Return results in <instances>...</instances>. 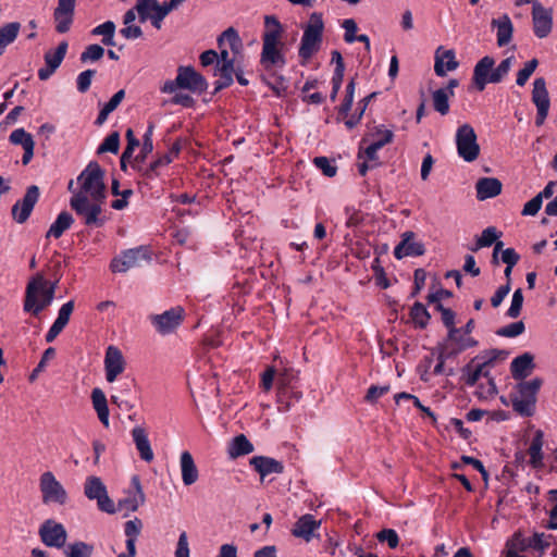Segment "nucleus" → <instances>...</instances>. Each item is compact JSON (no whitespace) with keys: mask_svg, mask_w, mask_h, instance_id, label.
<instances>
[{"mask_svg":"<svg viewBox=\"0 0 557 557\" xmlns=\"http://www.w3.org/2000/svg\"><path fill=\"white\" fill-rule=\"evenodd\" d=\"M104 172L100 165L91 161L77 177L78 189L70 200L71 208L88 226L101 227L106 219L101 216L102 203L106 199Z\"/></svg>","mask_w":557,"mask_h":557,"instance_id":"obj_1","label":"nucleus"},{"mask_svg":"<svg viewBox=\"0 0 557 557\" xmlns=\"http://www.w3.org/2000/svg\"><path fill=\"white\" fill-rule=\"evenodd\" d=\"M283 26L274 15L264 16V32L262 34V50L260 65L271 74L283 70L286 65L284 42L282 40Z\"/></svg>","mask_w":557,"mask_h":557,"instance_id":"obj_2","label":"nucleus"},{"mask_svg":"<svg viewBox=\"0 0 557 557\" xmlns=\"http://www.w3.org/2000/svg\"><path fill=\"white\" fill-rule=\"evenodd\" d=\"M512 58L504 59L496 67L495 60L490 57H483L473 69L472 82L479 91H483L487 84L500 83L509 73Z\"/></svg>","mask_w":557,"mask_h":557,"instance_id":"obj_3","label":"nucleus"},{"mask_svg":"<svg viewBox=\"0 0 557 557\" xmlns=\"http://www.w3.org/2000/svg\"><path fill=\"white\" fill-rule=\"evenodd\" d=\"M55 284H50L42 276L33 278L27 287L24 310L38 315L54 298Z\"/></svg>","mask_w":557,"mask_h":557,"instance_id":"obj_4","label":"nucleus"},{"mask_svg":"<svg viewBox=\"0 0 557 557\" xmlns=\"http://www.w3.org/2000/svg\"><path fill=\"white\" fill-rule=\"evenodd\" d=\"M178 89H186L193 94L201 95L208 89L206 78L193 66H178L175 79L165 81L160 87L162 94H174Z\"/></svg>","mask_w":557,"mask_h":557,"instance_id":"obj_5","label":"nucleus"},{"mask_svg":"<svg viewBox=\"0 0 557 557\" xmlns=\"http://www.w3.org/2000/svg\"><path fill=\"white\" fill-rule=\"evenodd\" d=\"M543 384V380L534 377L530 381L520 382L517 385V392L511 395L513 410L522 417H531L535 411L537 393Z\"/></svg>","mask_w":557,"mask_h":557,"instance_id":"obj_6","label":"nucleus"},{"mask_svg":"<svg viewBox=\"0 0 557 557\" xmlns=\"http://www.w3.org/2000/svg\"><path fill=\"white\" fill-rule=\"evenodd\" d=\"M506 354L502 350L492 349L475 356L468 364L462 368V380L468 386H474L481 377L488 380L491 368L494 362Z\"/></svg>","mask_w":557,"mask_h":557,"instance_id":"obj_7","label":"nucleus"},{"mask_svg":"<svg viewBox=\"0 0 557 557\" xmlns=\"http://www.w3.org/2000/svg\"><path fill=\"white\" fill-rule=\"evenodd\" d=\"M323 29L324 23L322 13L313 12L304 29L298 51L300 58L308 60L319 50L322 42Z\"/></svg>","mask_w":557,"mask_h":557,"instance_id":"obj_8","label":"nucleus"},{"mask_svg":"<svg viewBox=\"0 0 557 557\" xmlns=\"http://www.w3.org/2000/svg\"><path fill=\"white\" fill-rule=\"evenodd\" d=\"M458 157L466 162H473L480 156V145L474 128L465 123L460 125L455 135Z\"/></svg>","mask_w":557,"mask_h":557,"instance_id":"obj_9","label":"nucleus"},{"mask_svg":"<svg viewBox=\"0 0 557 557\" xmlns=\"http://www.w3.org/2000/svg\"><path fill=\"white\" fill-rule=\"evenodd\" d=\"M151 260V253L147 247L139 246L136 248L122 251L117 257L113 258L110 269L114 273H125L131 269L141 267Z\"/></svg>","mask_w":557,"mask_h":557,"instance_id":"obj_10","label":"nucleus"},{"mask_svg":"<svg viewBox=\"0 0 557 557\" xmlns=\"http://www.w3.org/2000/svg\"><path fill=\"white\" fill-rule=\"evenodd\" d=\"M84 494L89 500H96L100 511L113 515L116 512L114 502L109 497L107 486L99 476H87L84 483Z\"/></svg>","mask_w":557,"mask_h":557,"instance_id":"obj_11","label":"nucleus"},{"mask_svg":"<svg viewBox=\"0 0 557 557\" xmlns=\"http://www.w3.org/2000/svg\"><path fill=\"white\" fill-rule=\"evenodd\" d=\"M39 490L44 504H57L62 506L67 502L65 488L51 471H46L40 475Z\"/></svg>","mask_w":557,"mask_h":557,"instance_id":"obj_12","label":"nucleus"},{"mask_svg":"<svg viewBox=\"0 0 557 557\" xmlns=\"http://www.w3.org/2000/svg\"><path fill=\"white\" fill-rule=\"evenodd\" d=\"M298 372L292 368L283 369L277 375V404L278 411L286 412L290 408V403L285 401V398L290 394L298 401L299 393L295 392V382L297 381Z\"/></svg>","mask_w":557,"mask_h":557,"instance_id":"obj_13","label":"nucleus"},{"mask_svg":"<svg viewBox=\"0 0 557 557\" xmlns=\"http://www.w3.org/2000/svg\"><path fill=\"white\" fill-rule=\"evenodd\" d=\"M184 318V309L176 306L160 314L150 315L149 320L159 334L169 335L183 323Z\"/></svg>","mask_w":557,"mask_h":557,"instance_id":"obj_14","label":"nucleus"},{"mask_svg":"<svg viewBox=\"0 0 557 557\" xmlns=\"http://www.w3.org/2000/svg\"><path fill=\"white\" fill-rule=\"evenodd\" d=\"M38 533L41 542L48 547L63 549L66 545L67 532L64 525L52 519L46 520L40 525Z\"/></svg>","mask_w":557,"mask_h":557,"instance_id":"obj_15","label":"nucleus"},{"mask_svg":"<svg viewBox=\"0 0 557 557\" xmlns=\"http://www.w3.org/2000/svg\"><path fill=\"white\" fill-rule=\"evenodd\" d=\"M219 48L218 62L236 61V55L240 53L243 48L242 39L238 33L230 27L224 30L218 38Z\"/></svg>","mask_w":557,"mask_h":557,"instance_id":"obj_16","label":"nucleus"},{"mask_svg":"<svg viewBox=\"0 0 557 557\" xmlns=\"http://www.w3.org/2000/svg\"><path fill=\"white\" fill-rule=\"evenodd\" d=\"M532 101L536 107L535 124L541 126L544 124L550 107L546 82L543 77H537L533 82Z\"/></svg>","mask_w":557,"mask_h":557,"instance_id":"obj_17","label":"nucleus"},{"mask_svg":"<svg viewBox=\"0 0 557 557\" xmlns=\"http://www.w3.org/2000/svg\"><path fill=\"white\" fill-rule=\"evenodd\" d=\"M133 490L126 492V496L119 500L116 511H125L124 516L129 512L136 511L146 500V496L138 475H133L131 479Z\"/></svg>","mask_w":557,"mask_h":557,"instance_id":"obj_18","label":"nucleus"},{"mask_svg":"<svg viewBox=\"0 0 557 557\" xmlns=\"http://www.w3.org/2000/svg\"><path fill=\"white\" fill-rule=\"evenodd\" d=\"M40 196L38 186L30 185L22 198L14 203L12 207V216L14 221L22 224L29 218L35 205L37 203Z\"/></svg>","mask_w":557,"mask_h":557,"instance_id":"obj_19","label":"nucleus"},{"mask_svg":"<svg viewBox=\"0 0 557 557\" xmlns=\"http://www.w3.org/2000/svg\"><path fill=\"white\" fill-rule=\"evenodd\" d=\"M103 363L106 380L109 383H113L124 372L126 367L121 349L113 345L107 347Z\"/></svg>","mask_w":557,"mask_h":557,"instance_id":"obj_20","label":"nucleus"},{"mask_svg":"<svg viewBox=\"0 0 557 557\" xmlns=\"http://www.w3.org/2000/svg\"><path fill=\"white\" fill-rule=\"evenodd\" d=\"M533 32L537 38H546L553 28V11L544 8L540 2H533L532 8Z\"/></svg>","mask_w":557,"mask_h":557,"instance_id":"obj_21","label":"nucleus"},{"mask_svg":"<svg viewBox=\"0 0 557 557\" xmlns=\"http://www.w3.org/2000/svg\"><path fill=\"white\" fill-rule=\"evenodd\" d=\"M67 48V42L62 41L54 50H48L45 53V66L38 70V77L40 81H47L54 74L63 62Z\"/></svg>","mask_w":557,"mask_h":557,"instance_id":"obj_22","label":"nucleus"},{"mask_svg":"<svg viewBox=\"0 0 557 557\" xmlns=\"http://www.w3.org/2000/svg\"><path fill=\"white\" fill-rule=\"evenodd\" d=\"M413 232H405L401 236L400 243L394 249L396 259H403L408 256H422L424 253V246L421 243L414 242Z\"/></svg>","mask_w":557,"mask_h":557,"instance_id":"obj_23","label":"nucleus"},{"mask_svg":"<svg viewBox=\"0 0 557 557\" xmlns=\"http://www.w3.org/2000/svg\"><path fill=\"white\" fill-rule=\"evenodd\" d=\"M250 466L260 474L261 480L270 474H280L284 471L281 461L265 456H255L249 461Z\"/></svg>","mask_w":557,"mask_h":557,"instance_id":"obj_24","label":"nucleus"},{"mask_svg":"<svg viewBox=\"0 0 557 557\" xmlns=\"http://www.w3.org/2000/svg\"><path fill=\"white\" fill-rule=\"evenodd\" d=\"M10 141L13 145H21L24 154L22 157V163L28 164L34 157L35 141L33 136L27 133L24 128H16L10 134Z\"/></svg>","mask_w":557,"mask_h":557,"instance_id":"obj_25","label":"nucleus"},{"mask_svg":"<svg viewBox=\"0 0 557 557\" xmlns=\"http://www.w3.org/2000/svg\"><path fill=\"white\" fill-rule=\"evenodd\" d=\"M180 469L182 481L184 485L189 486L195 484L199 479V471L195 463L191 454L187 450L183 451L180 456Z\"/></svg>","mask_w":557,"mask_h":557,"instance_id":"obj_26","label":"nucleus"},{"mask_svg":"<svg viewBox=\"0 0 557 557\" xmlns=\"http://www.w3.org/2000/svg\"><path fill=\"white\" fill-rule=\"evenodd\" d=\"M503 184L495 177H482L475 183L476 198L485 200L494 198L502 193Z\"/></svg>","mask_w":557,"mask_h":557,"instance_id":"obj_27","label":"nucleus"},{"mask_svg":"<svg viewBox=\"0 0 557 557\" xmlns=\"http://www.w3.org/2000/svg\"><path fill=\"white\" fill-rule=\"evenodd\" d=\"M320 528V521H317L312 515H304L294 525L292 531L296 537L304 539L306 542L311 541L315 530Z\"/></svg>","mask_w":557,"mask_h":557,"instance_id":"obj_28","label":"nucleus"},{"mask_svg":"<svg viewBox=\"0 0 557 557\" xmlns=\"http://www.w3.org/2000/svg\"><path fill=\"white\" fill-rule=\"evenodd\" d=\"M458 67V62L455 58L454 50H444L441 48L437 49L435 53V64L434 71L437 76H445L447 72L454 71Z\"/></svg>","mask_w":557,"mask_h":557,"instance_id":"obj_29","label":"nucleus"},{"mask_svg":"<svg viewBox=\"0 0 557 557\" xmlns=\"http://www.w3.org/2000/svg\"><path fill=\"white\" fill-rule=\"evenodd\" d=\"M533 360L534 358L530 352L516 357L510 364L512 377L523 380L529 376L535 367Z\"/></svg>","mask_w":557,"mask_h":557,"instance_id":"obj_30","label":"nucleus"},{"mask_svg":"<svg viewBox=\"0 0 557 557\" xmlns=\"http://www.w3.org/2000/svg\"><path fill=\"white\" fill-rule=\"evenodd\" d=\"M132 436L140 458L146 462H151L154 455L145 429L135 426L132 430Z\"/></svg>","mask_w":557,"mask_h":557,"instance_id":"obj_31","label":"nucleus"},{"mask_svg":"<svg viewBox=\"0 0 557 557\" xmlns=\"http://www.w3.org/2000/svg\"><path fill=\"white\" fill-rule=\"evenodd\" d=\"M492 26L496 28L497 45L499 47L507 46L512 38L513 25L507 14L492 21Z\"/></svg>","mask_w":557,"mask_h":557,"instance_id":"obj_32","label":"nucleus"},{"mask_svg":"<svg viewBox=\"0 0 557 557\" xmlns=\"http://www.w3.org/2000/svg\"><path fill=\"white\" fill-rule=\"evenodd\" d=\"M543 445L544 433L542 430H536L528 449V454L530 456L529 462L534 469H541L544 467Z\"/></svg>","mask_w":557,"mask_h":557,"instance_id":"obj_33","label":"nucleus"},{"mask_svg":"<svg viewBox=\"0 0 557 557\" xmlns=\"http://www.w3.org/2000/svg\"><path fill=\"white\" fill-rule=\"evenodd\" d=\"M91 403L95 411L97 412L98 419L100 420L104 428H108L110 424V412L108 408V400L106 394L101 388L95 387L91 391Z\"/></svg>","mask_w":557,"mask_h":557,"instance_id":"obj_34","label":"nucleus"},{"mask_svg":"<svg viewBox=\"0 0 557 557\" xmlns=\"http://www.w3.org/2000/svg\"><path fill=\"white\" fill-rule=\"evenodd\" d=\"M448 341L453 345L450 354H459L478 345V342L473 337L461 333V330L457 327L448 332Z\"/></svg>","mask_w":557,"mask_h":557,"instance_id":"obj_35","label":"nucleus"},{"mask_svg":"<svg viewBox=\"0 0 557 557\" xmlns=\"http://www.w3.org/2000/svg\"><path fill=\"white\" fill-rule=\"evenodd\" d=\"M234 63L233 61L216 63L214 75L220 77L215 83L216 90L226 88L233 84Z\"/></svg>","mask_w":557,"mask_h":557,"instance_id":"obj_36","label":"nucleus"},{"mask_svg":"<svg viewBox=\"0 0 557 557\" xmlns=\"http://www.w3.org/2000/svg\"><path fill=\"white\" fill-rule=\"evenodd\" d=\"M253 449L251 442L244 434H239L230 443L227 454L230 458L235 459L252 453Z\"/></svg>","mask_w":557,"mask_h":557,"instance_id":"obj_37","label":"nucleus"},{"mask_svg":"<svg viewBox=\"0 0 557 557\" xmlns=\"http://www.w3.org/2000/svg\"><path fill=\"white\" fill-rule=\"evenodd\" d=\"M74 222V219L71 213L67 211H62L55 219V221L50 225L46 237L60 238L65 231H67Z\"/></svg>","mask_w":557,"mask_h":557,"instance_id":"obj_38","label":"nucleus"},{"mask_svg":"<svg viewBox=\"0 0 557 557\" xmlns=\"http://www.w3.org/2000/svg\"><path fill=\"white\" fill-rule=\"evenodd\" d=\"M20 30L21 24L18 22H11L0 27V55L17 38Z\"/></svg>","mask_w":557,"mask_h":557,"instance_id":"obj_39","label":"nucleus"},{"mask_svg":"<svg viewBox=\"0 0 557 557\" xmlns=\"http://www.w3.org/2000/svg\"><path fill=\"white\" fill-rule=\"evenodd\" d=\"M552 535H547L545 533H534L529 539H521V550H525L527 548H533L535 550L543 552L550 545Z\"/></svg>","mask_w":557,"mask_h":557,"instance_id":"obj_40","label":"nucleus"},{"mask_svg":"<svg viewBox=\"0 0 557 557\" xmlns=\"http://www.w3.org/2000/svg\"><path fill=\"white\" fill-rule=\"evenodd\" d=\"M94 554V546L83 541H75L66 544L63 548L65 557H91Z\"/></svg>","mask_w":557,"mask_h":557,"instance_id":"obj_41","label":"nucleus"},{"mask_svg":"<svg viewBox=\"0 0 557 557\" xmlns=\"http://www.w3.org/2000/svg\"><path fill=\"white\" fill-rule=\"evenodd\" d=\"M124 98H125L124 89H120L119 91H116L111 97V99L103 104L95 123L99 126L102 125L107 121L109 114L111 112H113L119 107V104L123 101Z\"/></svg>","mask_w":557,"mask_h":557,"instance_id":"obj_42","label":"nucleus"},{"mask_svg":"<svg viewBox=\"0 0 557 557\" xmlns=\"http://www.w3.org/2000/svg\"><path fill=\"white\" fill-rule=\"evenodd\" d=\"M143 529V522L138 518L128 520L124 524V533L126 536V550H133L136 547V541Z\"/></svg>","mask_w":557,"mask_h":557,"instance_id":"obj_43","label":"nucleus"},{"mask_svg":"<svg viewBox=\"0 0 557 557\" xmlns=\"http://www.w3.org/2000/svg\"><path fill=\"white\" fill-rule=\"evenodd\" d=\"M91 34L95 36H102V44L104 46H114V34H115V24L112 21H107L98 26H96Z\"/></svg>","mask_w":557,"mask_h":557,"instance_id":"obj_44","label":"nucleus"},{"mask_svg":"<svg viewBox=\"0 0 557 557\" xmlns=\"http://www.w3.org/2000/svg\"><path fill=\"white\" fill-rule=\"evenodd\" d=\"M410 318L414 325L424 329L430 320V313L421 302H416L410 310Z\"/></svg>","mask_w":557,"mask_h":557,"instance_id":"obj_45","label":"nucleus"},{"mask_svg":"<svg viewBox=\"0 0 557 557\" xmlns=\"http://www.w3.org/2000/svg\"><path fill=\"white\" fill-rule=\"evenodd\" d=\"M451 96L448 95L443 89H436L432 94L433 107L436 112L442 115H446L449 112V98Z\"/></svg>","mask_w":557,"mask_h":557,"instance_id":"obj_46","label":"nucleus"},{"mask_svg":"<svg viewBox=\"0 0 557 557\" xmlns=\"http://www.w3.org/2000/svg\"><path fill=\"white\" fill-rule=\"evenodd\" d=\"M151 10L153 12H148V20L151 22L153 27L160 29L162 26V21L172 11V9L165 2H163L162 4L156 3Z\"/></svg>","mask_w":557,"mask_h":557,"instance_id":"obj_47","label":"nucleus"},{"mask_svg":"<svg viewBox=\"0 0 557 557\" xmlns=\"http://www.w3.org/2000/svg\"><path fill=\"white\" fill-rule=\"evenodd\" d=\"M355 87V79H350L346 87L345 98L338 108V119H345L348 116L354 102Z\"/></svg>","mask_w":557,"mask_h":557,"instance_id":"obj_48","label":"nucleus"},{"mask_svg":"<svg viewBox=\"0 0 557 557\" xmlns=\"http://www.w3.org/2000/svg\"><path fill=\"white\" fill-rule=\"evenodd\" d=\"M500 235H502V233H499L496 230V227H494V226L486 227L485 230H483L481 236L476 239V247L473 248L472 250L475 251L480 248L492 246L498 239V237Z\"/></svg>","mask_w":557,"mask_h":557,"instance_id":"obj_49","label":"nucleus"},{"mask_svg":"<svg viewBox=\"0 0 557 557\" xmlns=\"http://www.w3.org/2000/svg\"><path fill=\"white\" fill-rule=\"evenodd\" d=\"M177 153H178V148H175V149H173V151L161 156L160 158H158L156 161H153L149 165V168L146 170L145 175L149 178L153 177L154 175L158 174L157 173L158 169L161 166L169 165L173 161V157L176 156Z\"/></svg>","mask_w":557,"mask_h":557,"instance_id":"obj_50","label":"nucleus"},{"mask_svg":"<svg viewBox=\"0 0 557 557\" xmlns=\"http://www.w3.org/2000/svg\"><path fill=\"white\" fill-rule=\"evenodd\" d=\"M106 50L100 45L94 44L89 45L85 48V50L81 53L79 60L82 63L96 62L102 59Z\"/></svg>","mask_w":557,"mask_h":557,"instance_id":"obj_51","label":"nucleus"},{"mask_svg":"<svg viewBox=\"0 0 557 557\" xmlns=\"http://www.w3.org/2000/svg\"><path fill=\"white\" fill-rule=\"evenodd\" d=\"M119 148H120V134L117 132H113L104 138V140L98 147L97 153H99V154L104 153V152L117 153Z\"/></svg>","mask_w":557,"mask_h":557,"instance_id":"obj_52","label":"nucleus"},{"mask_svg":"<svg viewBox=\"0 0 557 557\" xmlns=\"http://www.w3.org/2000/svg\"><path fill=\"white\" fill-rule=\"evenodd\" d=\"M525 331V325L522 321H517L505 325L496 331V334L502 337H517Z\"/></svg>","mask_w":557,"mask_h":557,"instance_id":"obj_53","label":"nucleus"},{"mask_svg":"<svg viewBox=\"0 0 557 557\" xmlns=\"http://www.w3.org/2000/svg\"><path fill=\"white\" fill-rule=\"evenodd\" d=\"M523 293L521 288L513 292L510 307L508 308L506 315L511 319H516L520 315L523 305Z\"/></svg>","mask_w":557,"mask_h":557,"instance_id":"obj_54","label":"nucleus"},{"mask_svg":"<svg viewBox=\"0 0 557 557\" xmlns=\"http://www.w3.org/2000/svg\"><path fill=\"white\" fill-rule=\"evenodd\" d=\"M371 136L373 137L372 143H380V148L382 149L385 145L392 143L394 133L393 131L385 128L384 125H379L374 128Z\"/></svg>","mask_w":557,"mask_h":557,"instance_id":"obj_55","label":"nucleus"},{"mask_svg":"<svg viewBox=\"0 0 557 557\" xmlns=\"http://www.w3.org/2000/svg\"><path fill=\"white\" fill-rule=\"evenodd\" d=\"M74 14H65L60 12H53V18L55 22V30L60 34H64L70 30L73 23Z\"/></svg>","mask_w":557,"mask_h":557,"instance_id":"obj_56","label":"nucleus"},{"mask_svg":"<svg viewBox=\"0 0 557 557\" xmlns=\"http://www.w3.org/2000/svg\"><path fill=\"white\" fill-rule=\"evenodd\" d=\"M539 65V62L536 59H532L530 61H528L523 69H521L518 74H517V85L518 86H524L525 83L528 82V79L530 78V76L534 73V71L536 70Z\"/></svg>","mask_w":557,"mask_h":557,"instance_id":"obj_57","label":"nucleus"},{"mask_svg":"<svg viewBox=\"0 0 557 557\" xmlns=\"http://www.w3.org/2000/svg\"><path fill=\"white\" fill-rule=\"evenodd\" d=\"M314 165L327 177L336 175L337 168L326 157H317L313 159Z\"/></svg>","mask_w":557,"mask_h":557,"instance_id":"obj_58","label":"nucleus"},{"mask_svg":"<svg viewBox=\"0 0 557 557\" xmlns=\"http://www.w3.org/2000/svg\"><path fill=\"white\" fill-rule=\"evenodd\" d=\"M376 539L381 543L386 542L388 547L392 549L396 548L399 544V536L393 529H384L380 531L376 535Z\"/></svg>","mask_w":557,"mask_h":557,"instance_id":"obj_59","label":"nucleus"},{"mask_svg":"<svg viewBox=\"0 0 557 557\" xmlns=\"http://www.w3.org/2000/svg\"><path fill=\"white\" fill-rule=\"evenodd\" d=\"M95 75H96V71L90 70V69L85 70L82 73H79L76 78L77 90L82 94L86 92L89 89V87L91 85L92 77Z\"/></svg>","mask_w":557,"mask_h":557,"instance_id":"obj_60","label":"nucleus"},{"mask_svg":"<svg viewBox=\"0 0 557 557\" xmlns=\"http://www.w3.org/2000/svg\"><path fill=\"white\" fill-rule=\"evenodd\" d=\"M73 310H74V301L73 300H69L67 302L63 304L61 306V308L59 309L58 317L54 322L57 324L61 325L62 327H65L70 321Z\"/></svg>","mask_w":557,"mask_h":557,"instance_id":"obj_61","label":"nucleus"},{"mask_svg":"<svg viewBox=\"0 0 557 557\" xmlns=\"http://www.w3.org/2000/svg\"><path fill=\"white\" fill-rule=\"evenodd\" d=\"M342 27L345 29L344 40L347 44H352L356 41L357 37L356 33L358 29L357 23L352 18H346L342 23Z\"/></svg>","mask_w":557,"mask_h":557,"instance_id":"obj_62","label":"nucleus"},{"mask_svg":"<svg viewBox=\"0 0 557 557\" xmlns=\"http://www.w3.org/2000/svg\"><path fill=\"white\" fill-rule=\"evenodd\" d=\"M174 557H190L188 536L185 531H182L178 536Z\"/></svg>","mask_w":557,"mask_h":557,"instance_id":"obj_63","label":"nucleus"},{"mask_svg":"<svg viewBox=\"0 0 557 557\" xmlns=\"http://www.w3.org/2000/svg\"><path fill=\"white\" fill-rule=\"evenodd\" d=\"M389 392V385H371L366 394V401L368 403H375L380 397L387 394Z\"/></svg>","mask_w":557,"mask_h":557,"instance_id":"obj_64","label":"nucleus"}]
</instances>
